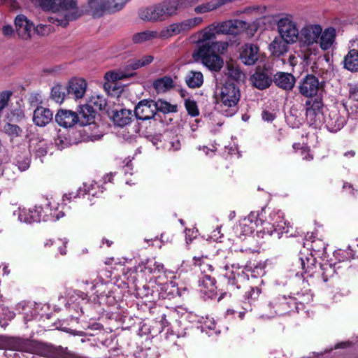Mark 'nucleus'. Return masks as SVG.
Here are the masks:
<instances>
[{"instance_id": "nucleus-60", "label": "nucleus", "mask_w": 358, "mask_h": 358, "mask_svg": "<svg viewBox=\"0 0 358 358\" xmlns=\"http://www.w3.org/2000/svg\"><path fill=\"white\" fill-rule=\"evenodd\" d=\"M21 114L22 112L20 110H13L8 117L10 122H13L15 120L20 121L21 120Z\"/></svg>"}, {"instance_id": "nucleus-51", "label": "nucleus", "mask_w": 358, "mask_h": 358, "mask_svg": "<svg viewBox=\"0 0 358 358\" xmlns=\"http://www.w3.org/2000/svg\"><path fill=\"white\" fill-rule=\"evenodd\" d=\"M11 95L12 92L10 91L6 90L0 92V113H1L8 106Z\"/></svg>"}, {"instance_id": "nucleus-50", "label": "nucleus", "mask_w": 358, "mask_h": 358, "mask_svg": "<svg viewBox=\"0 0 358 358\" xmlns=\"http://www.w3.org/2000/svg\"><path fill=\"white\" fill-rule=\"evenodd\" d=\"M185 106L189 115L192 117L199 115V112L196 101L187 99L185 101Z\"/></svg>"}, {"instance_id": "nucleus-54", "label": "nucleus", "mask_w": 358, "mask_h": 358, "mask_svg": "<svg viewBox=\"0 0 358 358\" xmlns=\"http://www.w3.org/2000/svg\"><path fill=\"white\" fill-rule=\"evenodd\" d=\"M260 293V289L257 287H252L250 290L245 293V297L250 300V302L255 301L258 298Z\"/></svg>"}, {"instance_id": "nucleus-38", "label": "nucleus", "mask_w": 358, "mask_h": 358, "mask_svg": "<svg viewBox=\"0 0 358 358\" xmlns=\"http://www.w3.org/2000/svg\"><path fill=\"white\" fill-rule=\"evenodd\" d=\"M29 150L30 152L36 153L37 157H42L47 153L46 143L43 140L38 141V138H31L29 141Z\"/></svg>"}, {"instance_id": "nucleus-56", "label": "nucleus", "mask_w": 358, "mask_h": 358, "mask_svg": "<svg viewBox=\"0 0 358 358\" xmlns=\"http://www.w3.org/2000/svg\"><path fill=\"white\" fill-rule=\"evenodd\" d=\"M41 100V96L38 93H32L28 98V102L31 106H36Z\"/></svg>"}, {"instance_id": "nucleus-3", "label": "nucleus", "mask_w": 358, "mask_h": 358, "mask_svg": "<svg viewBox=\"0 0 358 358\" xmlns=\"http://www.w3.org/2000/svg\"><path fill=\"white\" fill-rule=\"evenodd\" d=\"M171 0H165L159 3L151 5L139 11V17L144 21H163L175 15Z\"/></svg>"}, {"instance_id": "nucleus-64", "label": "nucleus", "mask_w": 358, "mask_h": 358, "mask_svg": "<svg viewBox=\"0 0 358 358\" xmlns=\"http://www.w3.org/2000/svg\"><path fill=\"white\" fill-rule=\"evenodd\" d=\"M350 97L353 100L358 101V86H351L350 88Z\"/></svg>"}, {"instance_id": "nucleus-19", "label": "nucleus", "mask_w": 358, "mask_h": 358, "mask_svg": "<svg viewBox=\"0 0 358 358\" xmlns=\"http://www.w3.org/2000/svg\"><path fill=\"white\" fill-rule=\"evenodd\" d=\"M87 85L85 80L74 78L69 82L66 87L67 94L75 99H82L86 92Z\"/></svg>"}, {"instance_id": "nucleus-21", "label": "nucleus", "mask_w": 358, "mask_h": 358, "mask_svg": "<svg viewBox=\"0 0 358 358\" xmlns=\"http://www.w3.org/2000/svg\"><path fill=\"white\" fill-rule=\"evenodd\" d=\"M200 292L209 298H213L216 292L215 280L210 275L204 273L199 280Z\"/></svg>"}, {"instance_id": "nucleus-8", "label": "nucleus", "mask_w": 358, "mask_h": 358, "mask_svg": "<svg viewBox=\"0 0 358 358\" xmlns=\"http://www.w3.org/2000/svg\"><path fill=\"white\" fill-rule=\"evenodd\" d=\"M280 37L287 43H294L299 38V32L296 22L289 17H282L278 22Z\"/></svg>"}, {"instance_id": "nucleus-6", "label": "nucleus", "mask_w": 358, "mask_h": 358, "mask_svg": "<svg viewBox=\"0 0 358 358\" xmlns=\"http://www.w3.org/2000/svg\"><path fill=\"white\" fill-rule=\"evenodd\" d=\"M294 300L285 296H278L273 298L269 303L265 307L264 312L262 315L264 318H272L276 315H282L288 313L294 305Z\"/></svg>"}, {"instance_id": "nucleus-12", "label": "nucleus", "mask_w": 358, "mask_h": 358, "mask_svg": "<svg viewBox=\"0 0 358 358\" xmlns=\"http://www.w3.org/2000/svg\"><path fill=\"white\" fill-rule=\"evenodd\" d=\"M260 50L257 45L245 43L241 46L239 52V59L246 66H252L260 58Z\"/></svg>"}, {"instance_id": "nucleus-30", "label": "nucleus", "mask_w": 358, "mask_h": 358, "mask_svg": "<svg viewBox=\"0 0 358 358\" xmlns=\"http://www.w3.org/2000/svg\"><path fill=\"white\" fill-rule=\"evenodd\" d=\"M173 83V80L170 76H164L154 80L152 87L157 94H161L172 89Z\"/></svg>"}, {"instance_id": "nucleus-43", "label": "nucleus", "mask_w": 358, "mask_h": 358, "mask_svg": "<svg viewBox=\"0 0 358 358\" xmlns=\"http://www.w3.org/2000/svg\"><path fill=\"white\" fill-rule=\"evenodd\" d=\"M227 75L234 80L241 81L245 78V73L241 70L240 67L234 64L227 65Z\"/></svg>"}, {"instance_id": "nucleus-46", "label": "nucleus", "mask_w": 358, "mask_h": 358, "mask_svg": "<svg viewBox=\"0 0 358 358\" xmlns=\"http://www.w3.org/2000/svg\"><path fill=\"white\" fill-rule=\"evenodd\" d=\"M175 15L177 11L196 4L199 0H171Z\"/></svg>"}, {"instance_id": "nucleus-63", "label": "nucleus", "mask_w": 358, "mask_h": 358, "mask_svg": "<svg viewBox=\"0 0 358 358\" xmlns=\"http://www.w3.org/2000/svg\"><path fill=\"white\" fill-rule=\"evenodd\" d=\"M167 148L174 151L178 150L180 149V142L178 139H173L169 143Z\"/></svg>"}, {"instance_id": "nucleus-36", "label": "nucleus", "mask_w": 358, "mask_h": 358, "mask_svg": "<svg viewBox=\"0 0 358 358\" xmlns=\"http://www.w3.org/2000/svg\"><path fill=\"white\" fill-rule=\"evenodd\" d=\"M154 60V57L152 55H145L139 59H134L130 60L128 62V64L126 66V70L129 72H131L132 71L138 69L140 68L144 67Z\"/></svg>"}, {"instance_id": "nucleus-29", "label": "nucleus", "mask_w": 358, "mask_h": 358, "mask_svg": "<svg viewBox=\"0 0 358 358\" xmlns=\"http://www.w3.org/2000/svg\"><path fill=\"white\" fill-rule=\"evenodd\" d=\"M22 27V15L20 14L15 19V28L11 25H4L2 27V33L5 37L11 38L16 35L20 37V29Z\"/></svg>"}, {"instance_id": "nucleus-18", "label": "nucleus", "mask_w": 358, "mask_h": 358, "mask_svg": "<svg viewBox=\"0 0 358 358\" xmlns=\"http://www.w3.org/2000/svg\"><path fill=\"white\" fill-rule=\"evenodd\" d=\"M252 85L259 90L268 87L272 83L271 73L266 69L257 67L254 74L250 77Z\"/></svg>"}, {"instance_id": "nucleus-57", "label": "nucleus", "mask_w": 358, "mask_h": 358, "mask_svg": "<svg viewBox=\"0 0 358 358\" xmlns=\"http://www.w3.org/2000/svg\"><path fill=\"white\" fill-rule=\"evenodd\" d=\"M257 29H258V27L256 23L253 22L252 24H248L246 22V27L241 29V31L243 29H247L248 34L250 35V36H254L255 33L257 31Z\"/></svg>"}, {"instance_id": "nucleus-24", "label": "nucleus", "mask_w": 358, "mask_h": 358, "mask_svg": "<svg viewBox=\"0 0 358 358\" xmlns=\"http://www.w3.org/2000/svg\"><path fill=\"white\" fill-rule=\"evenodd\" d=\"M46 221L47 218L43 215V210L41 206H34L29 209L24 214V222L27 223L39 222Z\"/></svg>"}, {"instance_id": "nucleus-14", "label": "nucleus", "mask_w": 358, "mask_h": 358, "mask_svg": "<svg viewBox=\"0 0 358 358\" xmlns=\"http://www.w3.org/2000/svg\"><path fill=\"white\" fill-rule=\"evenodd\" d=\"M135 115L137 119L148 120L153 118L157 113L155 101L151 99H143L135 107Z\"/></svg>"}, {"instance_id": "nucleus-27", "label": "nucleus", "mask_w": 358, "mask_h": 358, "mask_svg": "<svg viewBox=\"0 0 358 358\" xmlns=\"http://www.w3.org/2000/svg\"><path fill=\"white\" fill-rule=\"evenodd\" d=\"M133 113L131 110L121 109L114 112L113 120L115 124L123 127L131 122Z\"/></svg>"}, {"instance_id": "nucleus-22", "label": "nucleus", "mask_w": 358, "mask_h": 358, "mask_svg": "<svg viewBox=\"0 0 358 358\" xmlns=\"http://www.w3.org/2000/svg\"><path fill=\"white\" fill-rule=\"evenodd\" d=\"M53 114L52 111L47 108L37 107L33 115V122L38 127H45L52 120Z\"/></svg>"}, {"instance_id": "nucleus-55", "label": "nucleus", "mask_w": 358, "mask_h": 358, "mask_svg": "<svg viewBox=\"0 0 358 358\" xmlns=\"http://www.w3.org/2000/svg\"><path fill=\"white\" fill-rule=\"evenodd\" d=\"M10 337L0 336V349L6 348V345H19L17 340H9Z\"/></svg>"}, {"instance_id": "nucleus-11", "label": "nucleus", "mask_w": 358, "mask_h": 358, "mask_svg": "<svg viewBox=\"0 0 358 358\" xmlns=\"http://www.w3.org/2000/svg\"><path fill=\"white\" fill-rule=\"evenodd\" d=\"M345 113V111H343ZM326 118L324 124L328 130L332 132L339 131L346 123V116L341 114V111L334 107L330 110H326Z\"/></svg>"}, {"instance_id": "nucleus-20", "label": "nucleus", "mask_w": 358, "mask_h": 358, "mask_svg": "<svg viewBox=\"0 0 358 358\" xmlns=\"http://www.w3.org/2000/svg\"><path fill=\"white\" fill-rule=\"evenodd\" d=\"M79 120L76 113L68 110H59L55 115V121L64 128L73 127Z\"/></svg>"}, {"instance_id": "nucleus-1", "label": "nucleus", "mask_w": 358, "mask_h": 358, "mask_svg": "<svg viewBox=\"0 0 358 358\" xmlns=\"http://www.w3.org/2000/svg\"><path fill=\"white\" fill-rule=\"evenodd\" d=\"M36 1L41 8L59 15L50 17V22L62 27H66L70 21L80 17L83 12L79 8L78 0H31Z\"/></svg>"}, {"instance_id": "nucleus-45", "label": "nucleus", "mask_w": 358, "mask_h": 358, "mask_svg": "<svg viewBox=\"0 0 358 358\" xmlns=\"http://www.w3.org/2000/svg\"><path fill=\"white\" fill-rule=\"evenodd\" d=\"M106 103V100L103 96L94 95L92 96L87 105L90 106L91 108L95 112L96 110H102L105 107Z\"/></svg>"}, {"instance_id": "nucleus-48", "label": "nucleus", "mask_w": 358, "mask_h": 358, "mask_svg": "<svg viewBox=\"0 0 358 358\" xmlns=\"http://www.w3.org/2000/svg\"><path fill=\"white\" fill-rule=\"evenodd\" d=\"M296 110H291L286 117L287 124L292 128H299L302 124V119L296 115Z\"/></svg>"}, {"instance_id": "nucleus-37", "label": "nucleus", "mask_w": 358, "mask_h": 358, "mask_svg": "<svg viewBox=\"0 0 358 358\" xmlns=\"http://www.w3.org/2000/svg\"><path fill=\"white\" fill-rule=\"evenodd\" d=\"M135 73L133 72H129L124 69H119L117 71H112L106 73L104 78L107 82H116L120 80H124L126 78L132 77Z\"/></svg>"}, {"instance_id": "nucleus-5", "label": "nucleus", "mask_w": 358, "mask_h": 358, "mask_svg": "<svg viewBox=\"0 0 358 358\" xmlns=\"http://www.w3.org/2000/svg\"><path fill=\"white\" fill-rule=\"evenodd\" d=\"M306 119L310 126L320 128L324 124L326 109L321 99H315L306 102Z\"/></svg>"}, {"instance_id": "nucleus-49", "label": "nucleus", "mask_w": 358, "mask_h": 358, "mask_svg": "<svg viewBox=\"0 0 358 358\" xmlns=\"http://www.w3.org/2000/svg\"><path fill=\"white\" fill-rule=\"evenodd\" d=\"M322 275L324 281H327L328 278L331 277L336 272V264L332 266L329 263H324L321 265Z\"/></svg>"}, {"instance_id": "nucleus-25", "label": "nucleus", "mask_w": 358, "mask_h": 358, "mask_svg": "<svg viewBox=\"0 0 358 358\" xmlns=\"http://www.w3.org/2000/svg\"><path fill=\"white\" fill-rule=\"evenodd\" d=\"M336 30L333 27H329L324 31L319 37L320 47L323 50H327L331 48L335 41Z\"/></svg>"}, {"instance_id": "nucleus-62", "label": "nucleus", "mask_w": 358, "mask_h": 358, "mask_svg": "<svg viewBox=\"0 0 358 358\" xmlns=\"http://www.w3.org/2000/svg\"><path fill=\"white\" fill-rule=\"evenodd\" d=\"M81 191H82L81 189H79L78 190H77L76 192H71V193L65 194L63 196V200L71 201L72 199H76V197L79 196Z\"/></svg>"}, {"instance_id": "nucleus-9", "label": "nucleus", "mask_w": 358, "mask_h": 358, "mask_svg": "<svg viewBox=\"0 0 358 358\" xmlns=\"http://www.w3.org/2000/svg\"><path fill=\"white\" fill-rule=\"evenodd\" d=\"M118 0H87V11L94 17H100L106 12H115L122 8H115Z\"/></svg>"}, {"instance_id": "nucleus-33", "label": "nucleus", "mask_w": 358, "mask_h": 358, "mask_svg": "<svg viewBox=\"0 0 358 358\" xmlns=\"http://www.w3.org/2000/svg\"><path fill=\"white\" fill-rule=\"evenodd\" d=\"M185 83L190 88L200 87L203 83V76L200 71H190L185 76Z\"/></svg>"}, {"instance_id": "nucleus-53", "label": "nucleus", "mask_w": 358, "mask_h": 358, "mask_svg": "<svg viewBox=\"0 0 358 358\" xmlns=\"http://www.w3.org/2000/svg\"><path fill=\"white\" fill-rule=\"evenodd\" d=\"M276 113H277V111L274 109H272V110L264 109L262 111V119L264 120V121L267 122H271L275 118Z\"/></svg>"}, {"instance_id": "nucleus-13", "label": "nucleus", "mask_w": 358, "mask_h": 358, "mask_svg": "<svg viewBox=\"0 0 358 358\" xmlns=\"http://www.w3.org/2000/svg\"><path fill=\"white\" fill-rule=\"evenodd\" d=\"M214 24L217 34L237 35L241 29L246 27V22L241 20H229Z\"/></svg>"}, {"instance_id": "nucleus-28", "label": "nucleus", "mask_w": 358, "mask_h": 358, "mask_svg": "<svg viewBox=\"0 0 358 358\" xmlns=\"http://www.w3.org/2000/svg\"><path fill=\"white\" fill-rule=\"evenodd\" d=\"M77 115L79 119L78 122L81 126H85L94 122L95 112L91 108L90 106L85 104L80 106L78 114Z\"/></svg>"}, {"instance_id": "nucleus-47", "label": "nucleus", "mask_w": 358, "mask_h": 358, "mask_svg": "<svg viewBox=\"0 0 358 358\" xmlns=\"http://www.w3.org/2000/svg\"><path fill=\"white\" fill-rule=\"evenodd\" d=\"M3 131L8 134L11 139L20 136L22 130L21 128L12 122H8L3 127Z\"/></svg>"}, {"instance_id": "nucleus-39", "label": "nucleus", "mask_w": 358, "mask_h": 358, "mask_svg": "<svg viewBox=\"0 0 358 358\" xmlns=\"http://www.w3.org/2000/svg\"><path fill=\"white\" fill-rule=\"evenodd\" d=\"M255 227V224H250L248 220H242L239 225L236 227L235 231L237 236L241 238L243 236L251 234Z\"/></svg>"}, {"instance_id": "nucleus-10", "label": "nucleus", "mask_w": 358, "mask_h": 358, "mask_svg": "<svg viewBox=\"0 0 358 358\" xmlns=\"http://www.w3.org/2000/svg\"><path fill=\"white\" fill-rule=\"evenodd\" d=\"M193 57L196 59H201L202 63L210 70L218 71L223 66L222 59L210 49L194 50Z\"/></svg>"}, {"instance_id": "nucleus-26", "label": "nucleus", "mask_w": 358, "mask_h": 358, "mask_svg": "<svg viewBox=\"0 0 358 358\" xmlns=\"http://www.w3.org/2000/svg\"><path fill=\"white\" fill-rule=\"evenodd\" d=\"M50 30V28L47 25L40 24L35 27L33 23L24 17V38H25V34L27 35L28 38H30L35 33L39 35H45Z\"/></svg>"}, {"instance_id": "nucleus-58", "label": "nucleus", "mask_w": 358, "mask_h": 358, "mask_svg": "<svg viewBox=\"0 0 358 358\" xmlns=\"http://www.w3.org/2000/svg\"><path fill=\"white\" fill-rule=\"evenodd\" d=\"M194 260L195 264H198L201 266V270L202 271L203 273H206L207 271H213L212 265L204 262L199 264L197 262L200 261V259H196V257H194Z\"/></svg>"}, {"instance_id": "nucleus-40", "label": "nucleus", "mask_w": 358, "mask_h": 358, "mask_svg": "<svg viewBox=\"0 0 358 358\" xmlns=\"http://www.w3.org/2000/svg\"><path fill=\"white\" fill-rule=\"evenodd\" d=\"M219 4L217 0H212L206 3H203L194 7V11L196 14H205L208 12L219 8Z\"/></svg>"}, {"instance_id": "nucleus-31", "label": "nucleus", "mask_w": 358, "mask_h": 358, "mask_svg": "<svg viewBox=\"0 0 358 358\" xmlns=\"http://www.w3.org/2000/svg\"><path fill=\"white\" fill-rule=\"evenodd\" d=\"M282 38H275L270 44L269 50L275 57L284 55L288 50L287 44Z\"/></svg>"}, {"instance_id": "nucleus-15", "label": "nucleus", "mask_w": 358, "mask_h": 358, "mask_svg": "<svg viewBox=\"0 0 358 358\" xmlns=\"http://www.w3.org/2000/svg\"><path fill=\"white\" fill-rule=\"evenodd\" d=\"M322 30V28L319 24H307L301 29L299 38L301 42L307 45L317 43Z\"/></svg>"}, {"instance_id": "nucleus-42", "label": "nucleus", "mask_w": 358, "mask_h": 358, "mask_svg": "<svg viewBox=\"0 0 358 358\" xmlns=\"http://www.w3.org/2000/svg\"><path fill=\"white\" fill-rule=\"evenodd\" d=\"M155 108H157V112L159 111L164 114L175 113L178 109L176 105L171 104L169 102L162 99H158L157 101H155Z\"/></svg>"}, {"instance_id": "nucleus-32", "label": "nucleus", "mask_w": 358, "mask_h": 358, "mask_svg": "<svg viewBox=\"0 0 358 358\" xmlns=\"http://www.w3.org/2000/svg\"><path fill=\"white\" fill-rule=\"evenodd\" d=\"M9 340H17L19 345H6L4 355L7 358H21L22 354V340L20 338L10 337Z\"/></svg>"}, {"instance_id": "nucleus-52", "label": "nucleus", "mask_w": 358, "mask_h": 358, "mask_svg": "<svg viewBox=\"0 0 358 358\" xmlns=\"http://www.w3.org/2000/svg\"><path fill=\"white\" fill-rule=\"evenodd\" d=\"M228 47L227 42L215 41L210 45V50L215 53H223Z\"/></svg>"}, {"instance_id": "nucleus-2", "label": "nucleus", "mask_w": 358, "mask_h": 358, "mask_svg": "<svg viewBox=\"0 0 358 358\" xmlns=\"http://www.w3.org/2000/svg\"><path fill=\"white\" fill-rule=\"evenodd\" d=\"M240 97L239 88L233 83L226 82L215 93L217 108L224 115L231 117L237 111Z\"/></svg>"}, {"instance_id": "nucleus-35", "label": "nucleus", "mask_w": 358, "mask_h": 358, "mask_svg": "<svg viewBox=\"0 0 358 358\" xmlns=\"http://www.w3.org/2000/svg\"><path fill=\"white\" fill-rule=\"evenodd\" d=\"M43 306L41 303H37L34 301H27L24 305V320L30 321L35 318L39 313V310H41Z\"/></svg>"}, {"instance_id": "nucleus-17", "label": "nucleus", "mask_w": 358, "mask_h": 358, "mask_svg": "<svg viewBox=\"0 0 358 358\" xmlns=\"http://www.w3.org/2000/svg\"><path fill=\"white\" fill-rule=\"evenodd\" d=\"M319 89V80L313 75H308L299 86V92L306 97H311L316 95Z\"/></svg>"}, {"instance_id": "nucleus-44", "label": "nucleus", "mask_w": 358, "mask_h": 358, "mask_svg": "<svg viewBox=\"0 0 358 358\" xmlns=\"http://www.w3.org/2000/svg\"><path fill=\"white\" fill-rule=\"evenodd\" d=\"M66 89L64 88L60 85H57L52 87L51 90V97L57 103H62L65 97Z\"/></svg>"}, {"instance_id": "nucleus-23", "label": "nucleus", "mask_w": 358, "mask_h": 358, "mask_svg": "<svg viewBox=\"0 0 358 358\" xmlns=\"http://www.w3.org/2000/svg\"><path fill=\"white\" fill-rule=\"evenodd\" d=\"M275 84L284 90H292L295 83L294 77L289 73L279 72L273 78Z\"/></svg>"}, {"instance_id": "nucleus-61", "label": "nucleus", "mask_w": 358, "mask_h": 358, "mask_svg": "<svg viewBox=\"0 0 358 358\" xmlns=\"http://www.w3.org/2000/svg\"><path fill=\"white\" fill-rule=\"evenodd\" d=\"M243 220H248L250 224H255L256 227L258 225L259 220H257V214L255 212L250 213L248 216Z\"/></svg>"}, {"instance_id": "nucleus-16", "label": "nucleus", "mask_w": 358, "mask_h": 358, "mask_svg": "<svg viewBox=\"0 0 358 358\" xmlns=\"http://www.w3.org/2000/svg\"><path fill=\"white\" fill-rule=\"evenodd\" d=\"M216 34L217 33L214 23L201 30L195 50L210 49L211 44L216 38Z\"/></svg>"}, {"instance_id": "nucleus-34", "label": "nucleus", "mask_w": 358, "mask_h": 358, "mask_svg": "<svg viewBox=\"0 0 358 358\" xmlns=\"http://www.w3.org/2000/svg\"><path fill=\"white\" fill-rule=\"evenodd\" d=\"M345 69L351 72L358 71V50L352 49L348 52L343 61Z\"/></svg>"}, {"instance_id": "nucleus-4", "label": "nucleus", "mask_w": 358, "mask_h": 358, "mask_svg": "<svg viewBox=\"0 0 358 358\" xmlns=\"http://www.w3.org/2000/svg\"><path fill=\"white\" fill-rule=\"evenodd\" d=\"M263 231L270 236L275 235L280 238L281 234L289 232V223L284 220V213L281 210L271 213L268 220L261 221Z\"/></svg>"}, {"instance_id": "nucleus-59", "label": "nucleus", "mask_w": 358, "mask_h": 358, "mask_svg": "<svg viewBox=\"0 0 358 358\" xmlns=\"http://www.w3.org/2000/svg\"><path fill=\"white\" fill-rule=\"evenodd\" d=\"M343 188L344 191L348 193L350 196H355L357 192V189H355L353 186L348 182L343 184Z\"/></svg>"}, {"instance_id": "nucleus-41", "label": "nucleus", "mask_w": 358, "mask_h": 358, "mask_svg": "<svg viewBox=\"0 0 358 358\" xmlns=\"http://www.w3.org/2000/svg\"><path fill=\"white\" fill-rule=\"evenodd\" d=\"M157 37V32L155 31L147 30L143 32L136 33L133 36V41L135 43H141Z\"/></svg>"}, {"instance_id": "nucleus-7", "label": "nucleus", "mask_w": 358, "mask_h": 358, "mask_svg": "<svg viewBox=\"0 0 358 358\" xmlns=\"http://www.w3.org/2000/svg\"><path fill=\"white\" fill-rule=\"evenodd\" d=\"M203 22L201 17L196 16L187 19L180 22L170 24L166 29L163 31L164 36H173L188 32L194 28L199 26Z\"/></svg>"}]
</instances>
